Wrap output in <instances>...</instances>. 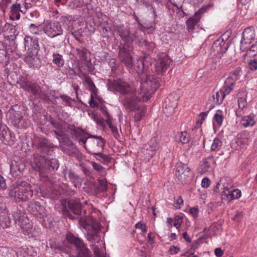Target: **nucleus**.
Segmentation results:
<instances>
[{
  "instance_id": "obj_1",
  "label": "nucleus",
  "mask_w": 257,
  "mask_h": 257,
  "mask_svg": "<svg viewBox=\"0 0 257 257\" xmlns=\"http://www.w3.org/2000/svg\"><path fill=\"white\" fill-rule=\"evenodd\" d=\"M138 63V69H135V73L140 78V86L138 91L142 97L143 101H147L159 87L161 79L149 74L151 63L146 60H141Z\"/></svg>"
},
{
  "instance_id": "obj_2",
  "label": "nucleus",
  "mask_w": 257,
  "mask_h": 257,
  "mask_svg": "<svg viewBox=\"0 0 257 257\" xmlns=\"http://www.w3.org/2000/svg\"><path fill=\"white\" fill-rule=\"evenodd\" d=\"M8 193L11 199L16 202L28 201L33 196L30 184L24 181L13 183L9 188Z\"/></svg>"
},
{
  "instance_id": "obj_3",
  "label": "nucleus",
  "mask_w": 257,
  "mask_h": 257,
  "mask_svg": "<svg viewBox=\"0 0 257 257\" xmlns=\"http://www.w3.org/2000/svg\"><path fill=\"white\" fill-rule=\"evenodd\" d=\"M31 163L32 168L44 177L46 176V174L57 170L59 167V163L56 159H48L38 154L33 155Z\"/></svg>"
},
{
  "instance_id": "obj_4",
  "label": "nucleus",
  "mask_w": 257,
  "mask_h": 257,
  "mask_svg": "<svg viewBox=\"0 0 257 257\" xmlns=\"http://www.w3.org/2000/svg\"><path fill=\"white\" fill-rule=\"evenodd\" d=\"M80 225L87 231L86 237L87 240L97 242L99 240L98 235L100 230L99 222L93 217L87 216L79 219Z\"/></svg>"
},
{
  "instance_id": "obj_5",
  "label": "nucleus",
  "mask_w": 257,
  "mask_h": 257,
  "mask_svg": "<svg viewBox=\"0 0 257 257\" xmlns=\"http://www.w3.org/2000/svg\"><path fill=\"white\" fill-rule=\"evenodd\" d=\"M115 31L117 34L124 41V43L132 44L134 41L137 43H141L140 37L144 32L139 28H135L130 30L129 28L124 27L123 26L115 27Z\"/></svg>"
},
{
  "instance_id": "obj_6",
  "label": "nucleus",
  "mask_w": 257,
  "mask_h": 257,
  "mask_svg": "<svg viewBox=\"0 0 257 257\" xmlns=\"http://www.w3.org/2000/svg\"><path fill=\"white\" fill-rule=\"evenodd\" d=\"M8 114L9 121L16 128L26 129L29 126L30 121L28 119L24 118L21 108L19 105H12Z\"/></svg>"
},
{
  "instance_id": "obj_7",
  "label": "nucleus",
  "mask_w": 257,
  "mask_h": 257,
  "mask_svg": "<svg viewBox=\"0 0 257 257\" xmlns=\"http://www.w3.org/2000/svg\"><path fill=\"white\" fill-rule=\"evenodd\" d=\"M118 58L121 63L129 69L131 72H135V69H138V66L134 65L133 50L132 44L124 43L122 46H119Z\"/></svg>"
},
{
  "instance_id": "obj_8",
  "label": "nucleus",
  "mask_w": 257,
  "mask_h": 257,
  "mask_svg": "<svg viewBox=\"0 0 257 257\" xmlns=\"http://www.w3.org/2000/svg\"><path fill=\"white\" fill-rule=\"evenodd\" d=\"M66 239L69 243L74 244L76 247L75 257H91L89 249L79 238L70 233L67 234Z\"/></svg>"
},
{
  "instance_id": "obj_9",
  "label": "nucleus",
  "mask_w": 257,
  "mask_h": 257,
  "mask_svg": "<svg viewBox=\"0 0 257 257\" xmlns=\"http://www.w3.org/2000/svg\"><path fill=\"white\" fill-rule=\"evenodd\" d=\"M92 138L93 140H88L87 146L85 148L88 152L95 157V154L102 152L105 145V141L101 136L89 135L87 139Z\"/></svg>"
},
{
  "instance_id": "obj_10",
  "label": "nucleus",
  "mask_w": 257,
  "mask_h": 257,
  "mask_svg": "<svg viewBox=\"0 0 257 257\" xmlns=\"http://www.w3.org/2000/svg\"><path fill=\"white\" fill-rule=\"evenodd\" d=\"M34 145L42 155H49L53 152L54 145L45 137H35Z\"/></svg>"
},
{
  "instance_id": "obj_11",
  "label": "nucleus",
  "mask_w": 257,
  "mask_h": 257,
  "mask_svg": "<svg viewBox=\"0 0 257 257\" xmlns=\"http://www.w3.org/2000/svg\"><path fill=\"white\" fill-rule=\"evenodd\" d=\"M108 88L111 91H117L124 96L134 90L127 83L119 79L109 81Z\"/></svg>"
},
{
  "instance_id": "obj_12",
  "label": "nucleus",
  "mask_w": 257,
  "mask_h": 257,
  "mask_svg": "<svg viewBox=\"0 0 257 257\" xmlns=\"http://www.w3.org/2000/svg\"><path fill=\"white\" fill-rule=\"evenodd\" d=\"M137 93L140 94L138 90H134V91L124 96L123 101V106L131 111H135L140 107L139 102L141 99L142 100V97L137 96Z\"/></svg>"
},
{
  "instance_id": "obj_13",
  "label": "nucleus",
  "mask_w": 257,
  "mask_h": 257,
  "mask_svg": "<svg viewBox=\"0 0 257 257\" xmlns=\"http://www.w3.org/2000/svg\"><path fill=\"white\" fill-rule=\"evenodd\" d=\"M18 83L21 88L28 92L32 93L34 96H40L41 87L38 83L30 81L24 77L20 79Z\"/></svg>"
},
{
  "instance_id": "obj_14",
  "label": "nucleus",
  "mask_w": 257,
  "mask_h": 257,
  "mask_svg": "<svg viewBox=\"0 0 257 257\" xmlns=\"http://www.w3.org/2000/svg\"><path fill=\"white\" fill-rule=\"evenodd\" d=\"M242 35L240 48L241 51H244L247 49V45L250 44L252 41L254 39L255 37V31L253 28L248 27L244 29Z\"/></svg>"
},
{
  "instance_id": "obj_15",
  "label": "nucleus",
  "mask_w": 257,
  "mask_h": 257,
  "mask_svg": "<svg viewBox=\"0 0 257 257\" xmlns=\"http://www.w3.org/2000/svg\"><path fill=\"white\" fill-rule=\"evenodd\" d=\"M25 48L27 50L28 54L37 55L40 50V47L37 39L33 38L29 36H26L24 38Z\"/></svg>"
},
{
  "instance_id": "obj_16",
  "label": "nucleus",
  "mask_w": 257,
  "mask_h": 257,
  "mask_svg": "<svg viewBox=\"0 0 257 257\" xmlns=\"http://www.w3.org/2000/svg\"><path fill=\"white\" fill-rule=\"evenodd\" d=\"M208 10V7H203L197 11L194 15L190 17L186 22L187 29L188 31H192L195 26L199 22L201 16Z\"/></svg>"
},
{
  "instance_id": "obj_17",
  "label": "nucleus",
  "mask_w": 257,
  "mask_h": 257,
  "mask_svg": "<svg viewBox=\"0 0 257 257\" xmlns=\"http://www.w3.org/2000/svg\"><path fill=\"white\" fill-rule=\"evenodd\" d=\"M170 61L168 56L161 57L154 66V71L158 75L163 74L168 69Z\"/></svg>"
},
{
  "instance_id": "obj_18",
  "label": "nucleus",
  "mask_w": 257,
  "mask_h": 257,
  "mask_svg": "<svg viewBox=\"0 0 257 257\" xmlns=\"http://www.w3.org/2000/svg\"><path fill=\"white\" fill-rule=\"evenodd\" d=\"M190 173V168L185 164L178 163L176 167L175 175L182 183H185Z\"/></svg>"
},
{
  "instance_id": "obj_19",
  "label": "nucleus",
  "mask_w": 257,
  "mask_h": 257,
  "mask_svg": "<svg viewBox=\"0 0 257 257\" xmlns=\"http://www.w3.org/2000/svg\"><path fill=\"white\" fill-rule=\"evenodd\" d=\"M46 33L51 38L62 34V29L61 25L57 21L51 22L46 27Z\"/></svg>"
},
{
  "instance_id": "obj_20",
  "label": "nucleus",
  "mask_w": 257,
  "mask_h": 257,
  "mask_svg": "<svg viewBox=\"0 0 257 257\" xmlns=\"http://www.w3.org/2000/svg\"><path fill=\"white\" fill-rule=\"evenodd\" d=\"M0 140L5 145H12L14 143V137L6 125L0 131Z\"/></svg>"
},
{
  "instance_id": "obj_21",
  "label": "nucleus",
  "mask_w": 257,
  "mask_h": 257,
  "mask_svg": "<svg viewBox=\"0 0 257 257\" xmlns=\"http://www.w3.org/2000/svg\"><path fill=\"white\" fill-rule=\"evenodd\" d=\"M228 47V42H226L222 39L219 38L213 43L212 50L217 54H222L225 53Z\"/></svg>"
},
{
  "instance_id": "obj_22",
  "label": "nucleus",
  "mask_w": 257,
  "mask_h": 257,
  "mask_svg": "<svg viewBox=\"0 0 257 257\" xmlns=\"http://www.w3.org/2000/svg\"><path fill=\"white\" fill-rule=\"evenodd\" d=\"M241 195V191L239 190L235 189L230 191L228 188H226V190H223L221 193L222 199H236L239 198Z\"/></svg>"
},
{
  "instance_id": "obj_23",
  "label": "nucleus",
  "mask_w": 257,
  "mask_h": 257,
  "mask_svg": "<svg viewBox=\"0 0 257 257\" xmlns=\"http://www.w3.org/2000/svg\"><path fill=\"white\" fill-rule=\"evenodd\" d=\"M25 169L24 164L15 162L12 163L10 168V172L13 177H17L20 176Z\"/></svg>"
},
{
  "instance_id": "obj_24",
  "label": "nucleus",
  "mask_w": 257,
  "mask_h": 257,
  "mask_svg": "<svg viewBox=\"0 0 257 257\" xmlns=\"http://www.w3.org/2000/svg\"><path fill=\"white\" fill-rule=\"evenodd\" d=\"M11 214L6 212L1 211L0 212V226L3 228L9 227L13 223V219Z\"/></svg>"
},
{
  "instance_id": "obj_25",
  "label": "nucleus",
  "mask_w": 257,
  "mask_h": 257,
  "mask_svg": "<svg viewBox=\"0 0 257 257\" xmlns=\"http://www.w3.org/2000/svg\"><path fill=\"white\" fill-rule=\"evenodd\" d=\"M69 208L76 215H79L81 211L82 204L79 199L69 200L68 203Z\"/></svg>"
},
{
  "instance_id": "obj_26",
  "label": "nucleus",
  "mask_w": 257,
  "mask_h": 257,
  "mask_svg": "<svg viewBox=\"0 0 257 257\" xmlns=\"http://www.w3.org/2000/svg\"><path fill=\"white\" fill-rule=\"evenodd\" d=\"M157 146V138L155 136L151 138L150 141L144 145V149L152 152V154L150 155L152 156L153 152L156 150Z\"/></svg>"
},
{
  "instance_id": "obj_27",
  "label": "nucleus",
  "mask_w": 257,
  "mask_h": 257,
  "mask_svg": "<svg viewBox=\"0 0 257 257\" xmlns=\"http://www.w3.org/2000/svg\"><path fill=\"white\" fill-rule=\"evenodd\" d=\"M18 2H19V0H18L16 3L13 4L10 7L11 12L13 16L15 17L17 20L20 19L21 16L19 13H22V10H23L21 8V4L18 3Z\"/></svg>"
},
{
  "instance_id": "obj_28",
  "label": "nucleus",
  "mask_w": 257,
  "mask_h": 257,
  "mask_svg": "<svg viewBox=\"0 0 257 257\" xmlns=\"http://www.w3.org/2000/svg\"><path fill=\"white\" fill-rule=\"evenodd\" d=\"M63 151L69 156H76L80 154L79 150L73 145V143H71L68 148H63Z\"/></svg>"
},
{
  "instance_id": "obj_29",
  "label": "nucleus",
  "mask_w": 257,
  "mask_h": 257,
  "mask_svg": "<svg viewBox=\"0 0 257 257\" xmlns=\"http://www.w3.org/2000/svg\"><path fill=\"white\" fill-rule=\"evenodd\" d=\"M24 213L23 210L19 209L17 207L16 210L13 211V213L11 214V215H12V218L13 219V223L15 224L17 222V220L20 221L21 217L24 216Z\"/></svg>"
},
{
  "instance_id": "obj_30",
  "label": "nucleus",
  "mask_w": 257,
  "mask_h": 257,
  "mask_svg": "<svg viewBox=\"0 0 257 257\" xmlns=\"http://www.w3.org/2000/svg\"><path fill=\"white\" fill-rule=\"evenodd\" d=\"M177 136L179 141L183 144L188 143L190 139V135L187 131L178 133Z\"/></svg>"
},
{
  "instance_id": "obj_31",
  "label": "nucleus",
  "mask_w": 257,
  "mask_h": 257,
  "mask_svg": "<svg viewBox=\"0 0 257 257\" xmlns=\"http://www.w3.org/2000/svg\"><path fill=\"white\" fill-rule=\"evenodd\" d=\"M71 135L73 139L76 140L80 137H82L84 134V132L82 129L79 128H75L74 126H71L69 127Z\"/></svg>"
},
{
  "instance_id": "obj_32",
  "label": "nucleus",
  "mask_w": 257,
  "mask_h": 257,
  "mask_svg": "<svg viewBox=\"0 0 257 257\" xmlns=\"http://www.w3.org/2000/svg\"><path fill=\"white\" fill-rule=\"evenodd\" d=\"M175 101H174L172 106H169L165 103L163 108V112L167 116H169L173 113L175 108L176 107V103Z\"/></svg>"
},
{
  "instance_id": "obj_33",
  "label": "nucleus",
  "mask_w": 257,
  "mask_h": 257,
  "mask_svg": "<svg viewBox=\"0 0 257 257\" xmlns=\"http://www.w3.org/2000/svg\"><path fill=\"white\" fill-rule=\"evenodd\" d=\"M53 62L58 67H62L64 65V60L61 55L58 53L53 54Z\"/></svg>"
},
{
  "instance_id": "obj_34",
  "label": "nucleus",
  "mask_w": 257,
  "mask_h": 257,
  "mask_svg": "<svg viewBox=\"0 0 257 257\" xmlns=\"http://www.w3.org/2000/svg\"><path fill=\"white\" fill-rule=\"evenodd\" d=\"M85 81L88 85L89 89L91 92V95H92V96L96 95L97 93V89L91 78L89 76L86 77L85 78Z\"/></svg>"
},
{
  "instance_id": "obj_35",
  "label": "nucleus",
  "mask_w": 257,
  "mask_h": 257,
  "mask_svg": "<svg viewBox=\"0 0 257 257\" xmlns=\"http://www.w3.org/2000/svg\"><path fill=\"white\" fill-rule=\"evenodd\" d=\"M109 118H107L106 119V122L108 125L109 127L110 128L111 131H112V133L113 134L114 138L117 139L118 137L119 136V134L117 131V128L116 126L114 125H113L112 123V117H109Z\"/></svg>"
},
{
  "instance_id": "obj_36",
  "label": "nucleus",
  "mask_w": 257,
  "mask_h": 257,
  "mask_svg": "<svg viewBox=\"0 0 257 257\" xmlns=\"http://www.w3.org/2000/svg\"><path fill=\"white\" fill-rule=\"evenodd\" d=\"M250 135L247 132H243L239 135L238 139L240 143L243 145H247L249 142Z\"/></svg>"
},
{
  "instance_id": "obj_37",
  "label": "nucleus",
  "mask_w": 257,
  "mask_h": 257,
  "mask_svg": "<svg viewBox=\"0 0 257 257\" xmlns=\"http://www.w3.org/2000/svg\"><path fill=\"white\" fill-rule=\"evenodd\" d=\"M76 51L77 54L82 61H86L87 60V50L84 48L81 47L76 48Z\"/></svg>"
},
{
  "instance_id": "obj_38",
  "label": "nucleus",
  "mask_w": 257,
  "mask_h": 257,
  "mask_svg": "<svg viewBox=\"0 0 257 257\" xmlns=\"http://www.w3.org/2000/svg\"><path fill=\"white\" fill-rule=\"evenodd\" d=\"M241 123L244 126L247 127L252 126L255 123V121L251 116H246L242 118Z\"/></svg>"
},
{
  "instance_id": "obj_39",
  "label": "nucleus",
  "mask_w": 257,
  "mask_h": 257,
  "mask_svg": "<svg viewBox=\"0 0 257 257\" xmlns=\"http://www.w3.org/2000/svg\"><path fill=\"white\" fill-rule=\"evenodd\" d=\"M139 111L138 112L136 113L134 116V120L135 121H140L142 118L145 115L146 111V109L145 107H140L137 109Z\"/></svg>"
},
{
  "instance_id": "obj_40",
  "label": "nucleus",
  "mask_w": 257,
  "mask_h": 257,
  "mask_svg": "<svg viewBox=\"0 0 257 257\" xmlns=\"http://www.w3.org/2000/svg\"><path fill=\"white\" fill-rule=\"evenodd\" d=\"M225 97V93L221 90L217 91L215 95H213V99L215 100L217 104H220L222 103Z\"/></svg>"
},
{
  "instance_id": "obj_41",
  "label": "nucleus",
  "mask_w": 257,
  "mask_h": 257,
  "mask_svg": "<svg viewBox=\"0 0 257 257\" xmlns=\"http://www.w3.org/2000/svg\"><path fill=\"white\" fill-rule=\"evenodd\" d=\"M226 179L225 178H221L217 183L216 186L214 188V192H218L219 191V188L223 189V190H226L228 187L225 185Z\"/></svg>"
},
{
  "instance_id": "obj_42",
  "label": "nucleus",
  "mask_w": 257,
  "mask_h": 257,
  "mask_svg": "<svg viewBox=\"0 0 257 257\" xmlns=\"http://www.w3.org/2000/svg\"><path fill=\"white\" fill-rule=\"evenodd\" d=\"M98 184L95 190L96 192L105 191L107 189V185L105 181L103 180H99Z\"/></svg>"
},
{
  "instance_id": "obj_43",
  "label": "nucleus",
  "mask_w": 257,
  "mask_h": 257,
  "mask_svg": "<svg viewBox=\"0 0 257 257\" xmlns=\"http://www.w3.org/2000/svg\"><path fill=\"white\" fill-rule=\"evenodd\" d=\"M140 41H142L141 43H138L139 45L144 46L149 51H152L156 47V45L153 42H149L145 40H143L140 37Z\"/></svg>"
},
{
  "instance_id": "obj_44",
  "label": "nucleus",
  "mask_w": 257,
  "mask_h": 257,
  "mask_svg": "<svg viewBox=\"0 0 257 257\" xmlns=\"http://www.w3.org/2000/svg\"><path fill=\"white\" fill-rule=\"evenodd\" d=\"M96 156L98 157L97 159L103 163L106 164L109 163L110 161V158L108 155L102 154L101 152H99L95 154V157Z\"/></svg>"
},
{
  "instance_id": "obj_45",
  "label": "nucleus",
  "mask_w": 257,
  "mask_h": 257,
  "mask_svg": "<svg viewBox=\"0 0 257 257\" xmlns=\"http://www.w3.org/2000/svg\"><path fill=\"white\" fill-rule=\"evenodd\" d=\"M28 56L25 58V61L29 63L31 67H35V62L38 60L37 55H32V54H28Z\"/></svg>"
},
{
  "instance_id": "obj_46",
  "label": "nucleus",
  "mask_w": 257,
  "mask_h": 257,
  "mask_svg": "<svg viewBox=\"0 0 257 257\" xmlns=\"http://www.w3.org/2000/svg\"><path fill=\"white\" fill-rule=\"evenodd\" d=\"M22 13L25 14L26 11L32 7L31 0H22Z\"/></svg>"
},
{
  "instance_id": "obj_47",
  "label": "nucleus",
  "mask_w": 257,
  "mask_h": 257,
  "mask_svg": "<svg viewBox=\"0 0 257 257\" xmlns=\"http://www.w3.org/2000/svg\"><path fill=\"white\" fill-rule=\"evenodd\" d=\"M222 146V142L218 138L214 139L211 145V150L212 151H217Z\"/></svg>"
},
{
  "instance_id": "obj_48",
  "label": "nucleus",
  "mask_w": 257,
  "mask_h": 257,
  "mask_svg": "<svg viewBox=\"0 0 257 257\" xmlns=\"http://www.w3.org/2000/svg\"><path fill=\"white\" fill-rule=\"evenodd\" d=\"M2 257H14L15 251L12 249L5 248L2 250Z\"/></svg>"
},
{
  "instance_id": "obj_49",
  "label": "nucleus",
  "mask_w": 257,
  "mask_h": 257,
  "mask_svg": "<svg viewBox=\"0 0 257 257\" xmlns=\"http://www.w3.org/2000/svg\"><path fill=\"white\" fill-rule=\"evenodd\" d=\"M3 31L4 32H7L8 34H11L14 33L15 28L14 27L13 25L6 23L5 24ZM10 36H12V35H10Z\"/></svg>"
},
{
  "instance_id": "obj_50",
  "label": "nucleus",
  "mask_w": 257,
  "mask_h": 257,
  "mask_svg": "<svg viewBox=\"0 0 257 257\" xmlns=\"http://www.w3.org/2000/svg\"><path fill=\"white\" fill-rule=\"evenodd\" d=\"M26 224H24L23 223H22L21 224V226L24 231H26L28 233L31 231L32 228V225L29 222L28 219H25Z\"/></svg>"
},
{
  "instance_id": "obj_51",
  "label": "nucleus",
  "mask_w": 257,
  "mask_h": 257,
  "mask_svg": "<svg viewBox=\"0 0 257 257\" xmlns=\"http://www.w3.org/2000/svg\"><path fill=\"white\" fill-rule=\"evenodd\" d=\"M59 98H60L63 100V101L66 103V105L68 106L71 105V101L72 99L70 96H68L65 94H61L59 96L56 97V98L57 99Z\"/></svg>"
},
{
  "instance_id": "obj_52",
  "label": "nucleus",
  "mask_w": 257,
  "mask_h": 257,
  "mask_svg": "<svg viewBox=\"0 0 257 257\" xmlns=\"http://www.w3.org/2000/svg\"><path fill=\"white\" fill-rule=\"evenodd\" d=\"M69 178L73 183H76L78 181L79 177L72 170L69 171Z\"/></svg>"
},
{
  "instance_id": "obj_53",
  "label": "nucleus",
  "mask_w": 257,
  "mask_h": 257,
  "mask_svg": "<svg viewBox=\"0 0 257 257\" xmlns=\"http://www.w3.org/2000/svg\"><path fill=\"white\" fill-rule=\"evenodd\" d=\"M174 101L176 103V106L178 105V99L177 97H174L172 95H170L166 99L165 101V103L167 104L169 106H172Z\"/></svg>"
},
{
  "instance_id": "obj_54",
  "label": "nucleus",
  "mask_w": 257,
  "mask_h": 257,
  "mask_svg": "<svg viewBox=\"0 0 257 257\" xmlns=\"http://www.w3.org/2000/svg\"><path fill=\"white\" fill-rule=\"evenodd\" d=\"M247 52L249 55L252 56H256L257 55V41L255 44H253L247 50Z\"/></svg>"
},
{
  "instance_id": "obj_55",
  "label": "nucleus",
  "mask_w": 257,
  "mask_h": 257,
  "mask_svg": "<svg viewBox=\"0 0 257 257\" xmlns=\"http://www.w3.org/2000/svg\"><path fill=\"white\" fill-rule=\"evenodd\" d=\"M241 72V69L240 67H238L235 70L230 73L229 74L231 75L233 77V78L237 80L238 79H239Z\"/></svg>"
},
{
  "instance_id": "obj_56",
  "label": "nucleus",
  "mask_w": 257,
  "mask_h": 257,
  "mask_svg": "<svg viewBox=\"0 0 257 257\" xmlns=\"http://www.w3.org/2000/svg\"><path fill=\"white\" fill-rule=\"evenodd\" d=\"M223 118V117L222 115L221 111L218 110L214 115V119L219 124H221L222 122Z\"/></svg>"
},
{
  "instance_id": "obj_57",
  "label": "nucleus",
  "mask_w": 257,
  "mask_h": 257,
  "mask_svg": "<svg viewBox=\"0 0 257 257\" xmlns=\"http://www.w3.org/2000/svg\"><path fill=\"white\" fill-rule=\"evenodd\" d=\"M50 123L53 125V126L54 127H55L58 130L61 129V128L62 127V124L60 122L54 119L52 117H50Z\"/></svg>"
},
{
  "instance_id": "obj_58",
  "label": "nucleus",
  "mask_w": 257,
  "mask_h": 257,
  "mask_svg": "<svg viewBox=\"0 0 257 257\" xmlns=\"http://www.w3.org/2000/svg\"><path fill=\"white\" fill-rule=\"evenodd\" d=\"M236 80L233 78V77L229 74V76L226 78L225 81V85H230L233 86L235 83Z\"/></svg>"
},
{
  "instance_id": "obj_59",
  "label": "nucleus",
  "mask_w": 257,
  "mask_h": 257,
  "mask_svg": "<svg viewBox=\"0 0 257 257\" xmlns=\"http://www.w3.org/2000/svg\"><path fill=\"white\" fill-rule=\"evenodd\" d=\"M248 66L250 70L254 71L257 70V60H252L248 63Z\"/></svg>"
},
{
  "instance_id": "obj_60",
  "label": "nucleus",
  "mask_w": 257,
  "mask_h": 257,
  "mask_svg": "<svg viewBox=\"0 0 257 257\" xmlns=\"http://www.w3.org/2000/svg\"><path fill=\"white\" fill-rule=\"evenodd\" d=\"M5 197L0 194V211H5L6 209V205L5 202Z\"/></svg>"
},
{
  "instance_id": "obj_61",
  "label": "nucleus",
  "mask_w": 257,
  "mask_h": 257,
  "mask_svg": "<svg viewBox=\"0 0 257 257\" xmlns=\"http://www.w3.org/2000/svg\"><path fill=\"white\" fill-rule=\"evenodd\" d=\"M238 106L240 108H243L246 105V99L243 97H240L238 99Z\"/></svg>"
},
{
  "instance_id": "obj_62",
  "label": "nucleus",
  "mask_w": 257,
  "mask_h": 257,
  "mask_svg": "<svg viewBox=\"0 0 257 257\" xmlns=\"http://www.w3.org/2000/svg\"><path fill=\"white\" fill-rule=\"evenodd\" d=\"M135 228L141 229L143 232H147V226L146 224L142 223L141 222H139L136 224Z\"/></svg>"
},
{
  "instance_id": "obj_63",
  "label": "nucleus",
  "mask_w": 257,
  "mask_h": 257,
  "mask_svg": "<svg viewBox=\"0 0 257 257\" xmlns=\"http://www.w3.org/2000/svg\"><path fill=\"white\" fill-rule=\"evenodd\" d=\"M110 29L108 27L102 26L100 27V31L104 37L108 36V32L110 31Z\"/></svg>"
},
{
  "instance_id": "obj_64",
  "label": "nucleus",
  "mask_w": 257,
  "mask_h": 257,
  "mask_svg": "<svg viewBox=\"0 0 257 257\" xmlns=\"http://www.w3.org/2000/svg\"><path fill=\"white\" fill-rule=\"evenodd\" d=\"M93 249L95 257H105L103 253L101 252L99 248L98 247L95 246Z\"/></svg>"
}]
</instances>
